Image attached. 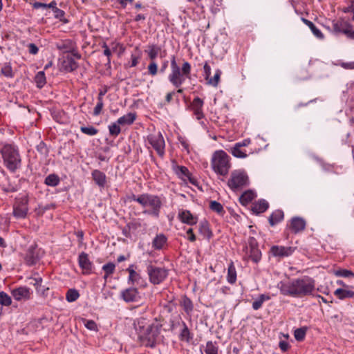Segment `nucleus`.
Listing matches in <instances>:
<instances>
[{"label": "nucleus", "instance_id": "f257e3e1", "mask_svg": "<svg viewBox=\"0 0 354 354\" xmlns=\"http://www.w3.org/2000/svg\"><path fill=\"white\" fill-rule=\"evenodd\" d=\"M138 339L146 347L155 348L163 339L161 335L162 324L157 320L150 323L143 317L137 318L133 322Z\"/></svg>", "mask_w": 354, "mask_h": 354}, {"label": "nucleus", "instance_id": "f03ea898", "mask_svg": "<svg viewBox=\"0 0 354 354\" xmlns=\"http://www.w3.org/2000/svg\"><path fill=\"white\" fill-rule=\"evenodd\" d=\"M277 287L283 295L302 298L312 295L315 284V280L312 278L304 277L289 281H281Z\"/></svg>", "mask_w": 354, "mask_h": 354}, {"label": "nucleus", "instance_id": "7ed1b4c3", "mask_svg": "<svg viewBox=\"0 0 354 354\" xmlns=\"http://www.w3.org/2000/svg\"><path fill=\"white\" fill-rule=\"evenodd\" d=\"M171 73L168 75V80L176 88L180 87L186 79H191V64L185 61L180 67L176 62L175 55L171 57Z\"/></svg>", "mask_w": 354, "mask_h": 354}, {"label": "nucleus", "instance_id": "20e7f679", "mask_svg": "<svg viewBox=\"0 0 354 354\" xmlns=\"http://www.w3.org/2000/svg\"><path fill=\"white\" fill-rule=\"evenodd\" d=\"M211 167L216 174L226 176L231 168L230 157L223 150L216 151L212 156Z\"/></svg>", "mask_w": 354, "mask_h": 354}, {"label": "nucleus", "instance_id": "39448f33", "mask_svg": "<svg viewBox=\"0 0 354 354\" xmlns=\"http://www.w3.org/2000/svg\"><path fill=\"white\" fill-rule=\"evenodd\" d=\"M6 167L12 172H15L21 167V157L18 149L12 145H6L1 150Z\"/></svg>", "mask_w": 354, "mask_h": 354}, {"label": "nucleus", "instance_id": "423d86ee", "mask_svg": "<svg viewBox=\"0 0 354 354\" xmlns=\"http://www.w3.org/2000/svg\"><path fill=\"white\" fill-rule=\"evenodd\" d=\"M250 180L244 170L236 169L232 171L227 181L229 188L233 192L243 189L249 185Z\"/></svg>", "mask_w": 354, "mask_h": 354}, {"label": "nucleus", "instance_id": "0eeeda50", "mask_svg": "<svg viewBox=\"0 0 354 354\" xmlns=\"http://www.w3.org/2000/svg\"><path fill=\"white\" fill-rule=\"evenodd\" d=\"M141 205L144 207L149 206L151 210H145L143 213L151 215L156 218L160 216V209L162 205L160 198L157 195L144 194L143 200H141Z\"/></svg>", "mask_w": 354, "mask_h": 354}, {"label": "nucleus", "instance_id": "6e6552de", "mask_svg": "<svg viewBox=\"0 0 354 354\" xmlns=\"http://www.w3.org/2000/svg\"><path fill=\"white\" fill-rule=\"evenodd\" d=\"M29 197L28 194H19L15 198L12 215L17 219L26 218L28 211Z\"/></svg>", "mask_w": 354, "mask_h": 354}, {"label": "nucleus", "instance_id": "1a4fd4ad", "mask_svg": "<svg viewBox=\"0 0 354 354\" xmlns=\"http://www.w3.org/2000/svg\"><path fill=\"white\" fill-rule=\"evenodd\" d=\"M147 272L149 281L154 285L160 284L168 276V270L165 268H160L149 264L147 267Z\"/></svg>", "mask_w": 354, "mask_h": 354}, {"label": "nucleus", "instance_id": "9d476101", "mask_svg": "<svg viewBox=\"0 0 354 354\" xmlns=\"http://www.w3.org/2000/svg\"><path fill=\"white\" fill-rule=\"evenodd\" d=\"M147 141L156 151L158 155L162 158L165 153V142L162 133H158L149 134Z\"/></svg>", "mask_w": 354, "mask_h": 354}, {"label": "nucleus", "instance_id": "9b49d317", "mask_svg": "<svg viewBox=\"0 0 354 354\" xmlns=\"http://www.w3.org/2000/svg\"><path fill=\"white\" fill-rule=\"evenodd\" d=\"M42 255L43 251L34 243L28 247L24 256L25 263L28 266H34L39 262Z\"/></svg>", "mask_w": 354, "mask_h": 354}, {"label": "nucleus", "instance_id": "f8f14e48", "mask_svg": "<svg viewBox=\"0 0 354 354\" xmlns=\"http://www.w3.org/2000/svg\"><path fill=\"white\" fill-rule=\"evenodd\" d=\"M333 30L336 33H343L348 38L354 39V30L352 26L345 20H338L333 23Z\"/></svg>", "mask_w": 354, "mask_h": 354}, {"label": "nucleus", "instance_id": "ddd939ff", "mask_svg": "<svg viewBox=\"0 0 354 354\" xmlns=\"http://www.w3.org/2000/svg\"><path fill=\"white\" fill-rule=\"evenodd\" d=\"M295 250V247L273 245L270 248V253L275 257L284 258L292 255Z\"/></svg>", "mask_w": 354, "mask_h": 354}, {"label": "nucleus", "instance_id": "4468645a", "mask_svg": "<svg viewBox=\"0 0 354 354\" xmlns=\"http://www.w3.org/2000/svg\"><path fill=\"white\" fill-rule=\"evenodd\" d=\"M203 105L204 102L199 97H194L189 105V109L192 111L194 115L198 120H201L205 117L203 111Z\"/></svg>", "mask_w": 354, "mask_h": 354}, {"label": "nucleus", "instance_id": "2eb2a0df", "mask_svg": "<svg viewBox=\"0 0 354 354\" xmlns=\"http://www.w3.org/2000/svg\"><path fill=\"white\" fill-rule=\"evenodd\" d=\"M176 175L183 181H189L192 185H196L197 180L192 177L189 169L185 166H176L174 168Z\"/></svg>", "mask_w": 354, "mask_h": 354}, {"label": "nucleus", "instance_id": "dca6fc26", "mask_svg": "<svg viewBox=\"0 0 354 354\" xmlns=\"http://www.w3.org/2000/svg\"><path fill=\"white\" fill-rule=\"evenodd\" d=\"M178 218L182 223L189 225H194L198 222V217L193 215L190 211L187 209L179 210Z\"/></svg>", "mask_w": 354, "mask_h": 354}, {"label": "nucleus", "instance_id": "f3484780", "mask_svg": "<svg viewBox=\"0 0 354 354\" xmlns=\"http://www.w3.org/2000/svg\"><path fill=\"white\" fill-rule=\"evenodd\" d=\"M78 263L80 267L82 270V273L84 274H88L91 273L92 270V263L88 259V256L85 252H82L78 257Z\"/></svg>", "mask_w": 354, "mask_h": 354}, {"label": "nucleus", "instance_id": "a211bd4d", "mask_svg": "<svg viewBox=\"0 0 354 354\" xmlns=\"http://www.w3.org/2000/svg\"><path fill=\"white\" fill-rule=\"evenodd\" d=\"M12 296L17 301L27 300L30 297V288L21 286L12 290Z\"/></svg>", "mask_w": 354, "mask_h": 354}, {"label": "nucleus", "instance_id": "6ab92c4d", "mask_svg": "<svg viewBox=\"0 0 354 354\" xmlns=\"http://www.w3.org/2000/svg\"><path fill=\"white\" fill-rule=\"evenodd\" d=\"M121 297L126 302H133L139 298V292L135 288H127L121 292Z\"/></svg>", "mask_w": 354, "mask_h": 354}, {"label": "nucleus", "instance_id": "aec40b11", "mask_svg": "<svg viewBox=\"0 0 354 354\" xmlns=\"http://www.w3.org/2000/svg\"><path fill=\"white\" fill-rule=\"evenodd\" d=\"M305 227L306 221L302 218L294 217L291 219L290 223V229L295 234L304 231Z\"/></svg>", "mask_w": 354, "mask_h": 354}, {"label": "nucleus", "instance_id": "412c9836", "mask_svg": "<svg viewBox=\"0 0 354 354\" xmlns=\"http://www.w3.org/2000/svg\"><path fill=\"white\" fill-rule=\"evenodd\" d=\"M92 178L100 187H104L106 183L105 174L98 169H95L91 173Z\"/></svg>", "mask_w": 354, "mask_h": 354}, {"label": "nucleus", "instance_id": "4be33fe9", "mask_svg": "<svg viewBox=\"0 0 354 354\" xmlns=\"http://www.w3.org/2000/svg\"><path fill=\"white\" fill-rule=\"evenodd\" d=\"M135 268L136 266L133 264H131L127 269V271L129 272L128 282L132 285L139 283L141 279L140 274L136 272Z\"/></svg>", "mask_w": 354, "mask_h": 354}, {"label": "nucleus", "instance_id": "5701e85b", "mask_svg": "<svg viewBox=\"0 0 354 354\" xmlns=\"http://www.w3.org/2000/svg\"><path fill=\"white\" fill-rule=\"evenodd\" d=\"M334 295L339 299L342 300L346 298H353L354 297V288L353 290L346 288H337L335 292Z\"/></svg>", "mask_w": 354, "mask_h": 354}, {"label": "nucleus", "instance_id": "b1692460", "mask_svg": "<svg viewBox=\"0 0 354 354\" xmlns=\"http://www.w3.org/2000/svg\"><path fill=\"white\" fill-rule=\"evenodd\" d=\"M75 44L71 39H64L57 42L56 44V47L63 53H69V51L73 50Z\"/></svg>", "mask_w": 354, "mask_h": 354}, {"label": "nucleus", "instance_id": "393cba45", "mask_svg": "<svg viewBox=\"0 0 354 354\" xmlns=\"http://www.w3.org/2000/svg\"><path fill=\"white\" fill-rule=\"evenodd\" d=\"M167 239L163 234H159L156 236L152 241V247L155 250H161L167 243Z\"/></svg>", "mask_w": 354, "mask_h": 354}, {"label": "nucleus", "instance_id": "a878e982", "mask_svg": "<svg viewBox=\"0 0 354 354\" xmlns=\"http://www.w3.org/2000/svg\"><path fill=\"white\" fill-rule=\"evenodd\" d=\"M180 305L183 308L185 313L188 316H190L194 309V305L192 300L185 295L182 297L180 301Z\"/></svg>", "mask_w": 354, "mask_h": 354}, {"label": "nucleus", "instance_id": "bb28decb", "mask_svg": "<svg viewBox=\"0 0 354 354\" xmlns=\"http://www.w3.org/2000/svg\"><path fill=\"white\" fill-rule=\"evenodd\" d=\"M283 212L280 209L274 211L270 216L268 221L271 226H274L283 219Z\"/></svg>", "mask_w": 354, "mask_h": 354}, {"label": "nucleus", "instance_id": "cd10ccee", "mask_svg": "<svg viewBox=\"0 0 354 354\" xmlns=\"http://www.w3.org/2000/svg\"><path fill=\"white\" fill-rule=\"evenodd\" d=\"M268 207V203L266 200L261 199L253 205L252 209L254 213L260 214L266 212Z\"/></svg>", "mask_w": 354, "mask_h": 354}, {"label": "nucleus", "instance_id": "c85d7f7f", "mask_svg": "<svg viewBox=\"0 0 354 354\" xmlns=\"http://www.w3.org/2000/svg\"><path fill=\"white\" fill-rule=\"evenodd\" d=\"M182 326L183 328L179 334V339L180 341L189 342L193 338L192 335L185 322H182Z\"/></svg>", "mask_w": 354, "mask_h": 354}, {"label": "nucleus", "instance_id": "c756f323", "mask_svg": "<svg viewBox=\"0 0 354 354\" xmlns=\"http://www.w3.org/2000/svg\"><path fill=\"white\" fill-rule=\"evenodd\" d=\"M161 50V48L156 44H151L147 46V49L145 50L148 57L151 61H154L158 57L159 53Z\"/></svg>", "mask_w": 354, "mask_h": 354}, {"label": "nucleus", "instance_id": "7c9ffc66", "mask_svg": "<svg viewBox=\"0 0 354 354\" xmlns=\"http://www.w3.org/2000/svg\"><path fill=\"white\" fill-rule=\"evenodd\" d=\"M198 231L199 233L202 234L204 238L209 239L212 236V232L209 227L207 221H203L200 223Z\"/></svg>", "mask_w": 354, "mask_h": 354}, {"label": "nucleus", "instance_id": "2f4dec72", "mask_svg": "<svg viewBox=\"0 0 354 354\" xmlns=\"http://www.w3.org/2000/svg\"><path fill=\"white\" fill-rule=\"evenodd\" d=\"M257 196L256 193L252 190L244 192L240 196L239 201L241 204L246 205Z\"/></svg>", "mask_w": 354, "mask_h": 354}, {"label": "nucleus", "instance_id": "473e14b6", "mask_svg": "<svg viewBox=\"0 0 354 354\" xmlns=\"http://www.w3.org/2000/svg\"><path fill=\"white\" fill-rule=\"evenodd\" d=\"M136 118L135 113H129L118 119V122L120 125L131 124Z\"/></svg>", "mask_w": 354, "mask_h": 354}, {"label": "nucleus", "instance_id": "72a5a7b5", "mask_svg": "<svg viewBox=\"0 0 354 354\" xmlns=\"http://www.w3.org/2000/svg\"><path fill=\"white\" fill-rule=\"evenodd\" d=\"M227 281L231 284L234 283L236 281V270L232 261L228 266Z\"/></svg>", "mask_w": 354, "mask_h": 354}, {"label": "nucleus", "instance_id": "f704fd0d", "mask_svg": "<svg viewBox=\"0 0 354 354\" xmlns=\"http://www.w3.org/2000/svg\"><path fill=\"white\" fill-rule=\"evenodd\" d=\"M63 66L66 71L71 72L78 67V64L71 57H66L63 62Z\"/></svg>", "mask_w": 354, "mask_h": 354}, {"label": "nucleus", "instance_id": "c9c22d12", "mask_svg": "<svg viewBox=\"0 0 354 354\" xmlns=\"http://www.w3.org/2000/svg\"><path fill=\"white\" fill-rule=\"evenodd\" d=\"M302 21L310 29V30L316 37L319 39L324 38V35L322 34V32L320 31L319 29H318L315 26V25L312 21L304 18H302Z\"/></svg>", "mask_w": 354, "mask_h": 354}, {"label": "nucleus", "instance_id": "e433bc0d", "mask_svg": "<svg viewBox=\"0 0 354 354\" xmlns=\"http://www.w3.org/2000/svg\"><path fill=\"white\" fill-rule=\"evenodd\" d=\"M230 152L237 158H245L248 156L245 150H242L239 145H234L230 149Z\"/></svg>", "mask_w": 354, "mask_h": 354}, {"label": "nucleus", "instance_id": "4c0bfd02", "mask_svg": "<svg viewBox=\"0 0 354 354\" xmlns=\"http://www.w3.org/2000/svg\"><path fill=\"white\" fill-rule=\"evenodd\" d=\"M249 258L254 263H258L261 259V252L258 248L249 249L247 251Z\"/></svg>", "mask_w": 354, "mask_h": 354}, {"label": "nucleus", "instance_id": "58836bf2", "mask_svg": "<svg viewBox=\"0 0 354 354\" xmlns=\"http://www.w3.org/2000/svg\"><path fill=\"white\" fill-rule=\"evenodd\" d=\"M204 352L205 353V354H218V346H217L216 342L208 341L206 343L205 347L204 348Z\"/></svg>", "mask_w": 354, "mask_h": 354}, {"label": "nucleus", "instance_id": "ea45409f", "mask_svg": "<svg viewBox=\"0 0 354 354\" xmlns=\"http://www.w3.org/2000/svg\"><path fill=\"white\" fill-rule=\"evenodd\" d=\"M35 82L36 86L41 88L46 83L45 73L44 71H39L35 77Z\"/></svg>", "mask_w": 354, "mask_h": 354}, {"label": "nucleus", "instance_id": "a19ab883", "mask_svg": "<svg viewBox=\"0 0 354 354\" xmlns=\"http://www.w3.org/2000/svg\"><path fill=\"white\" fill-rule=\"evenodd\" d=\"M60 182L59 178L56 174H50L45 178V184L48 186L55 187Z\"/></svg>", "mask_w": 354, "mask_h": 354}, {"label": "nucleus", "instance_id": "79ce46f5", "mask_svg": "<svg viewBox=\"0 0 354 354\" xmlns=\"http://www.w3.org/2000/svg\"><path fill=\"white\" fill-rule=\"evenodd\" d=\"M270 299V296L266 295H261L259 298L253 301L252 303V308L254 310H259L261 308L263 304L264 301H268Z\"/></svg>", "mask_w": 354, "mask_h": 354}, {"label": "nucleus", "instance_id": "37998d69", "mask_svg": "<svg viewBox=\"0 0 354 354\" xmlns=\"http://www.w3.org/2000/svg\"><path fill=\"white\" fill-rule=\"evenodd\" d=\"M33 280V285L38 292L44 294L45 292L48 290V288L42 286V279L41 277L35 278Z\"/></svg>", "mask_w": 354, "mask_h": 354}, {"label": "nucleus", "instance_id": "c03bdc74", "mask_svg": "<svg viewBox=\"0 0 354 354\" xmlns=\"http://www.w3.org/2000/svg\"><path fill=\"white\" fill-rule=\"evenodd\" d=\"M80 297L78 291L75 289H69L66 295V299L68 302L76 301Z\"/></svg>", "mask_w": 354, "mask_h": 354}, {"label": "nucleus", "instance_id": "a18cd8bd", "mask_svg": "<svg viewBox=\"0 0 354 354\" xmlns=\"http://www.w3.org/2000/svg\"><path fill=\"white\" fill-rule=\"evenodd\" d=\"M115 266L113 263H108L102 266V270L104 271V279H106L109 276L112 274L115 271Z\"/></svg>", "mask_w": 354, "mask_h": 354}, {"label": "nucleus", "instance_id": "49530a36", "mask_svg": "<svg viewBox=\"0 0 354 354\" xmlns=\"http://www.w3.org/2000/svg\"><path fill=\"white\" fill-rule=\"evenodd\" d=\"M120 124H118V121L114 122L109 126V130L110 135L116 137L118 136L121 131Z\"/></svg>", "mask_w": 354, "mask_h": 354}, {"label": "nucleus", "instance_id": "de8ad7c7", "mask_svg": "<svg viewBox=\"0 0 354 354\" xmlns=\"http://www.w3.org/2000/svg\"><path fill=\"white\" fill-rule=\"evenodd\" d=\"M221 75V71L220 69H217L214 77L207 80L208 84L214 87L217 86L220 81Z\"/></svg>", "mask_w": 354, "mask_h": 354}, {"label": "nucleus", "instance_id": "09e8293b", "mask_svg": "<svg viewBox=\"0 0 354 354\" xmlns=\"http://www.w3.org/2000/svg\"><path fill=\"white\" fill-rule=\"evenodd\" d=\"M1 73L6 77H12L14 73L10 64H5L1 68Z\"/></svg>", "mask_w": 354, "mask_h": 354}, {"label": "nucleus", "instance_id": "8fccbe9b", "mask_svg": "<svg viewBox=\"0 0 354 354\" xmlns=\"http://www.w3.org/2000/svg\"><path fill=\"white\" fill-rule=\"evenodd\" d=\"M209 207L212 211H214L218 214H223L224 212V209H223V205L220 203H218L216 201H212L210 202Z\"/></svg>", "mask_w": 354, "mask_h": 354}, {"label": "nucleus", "instance_id": "3c124183", "mask_svg": "<svg viewBox=\"0 0 354 354\" xmlns=\"http://www.w3.org/2000/svg\"><path fill=\"white\" fill-rule=\"evenodd\" d=\"M12 300L10 297L6 292H0V304L8 306L11 304Z\"/></svg>", "mask_w": 354, "mask_h": 354}, {"label": "nucleus", "instance_id": "603ef678", "mask_svg": "<svg viewBox=\"0 0 354 354\" xmlns=\"http://www.w3.org/2000/svg\"><path fill=\"white\" fill-rule=\"evenodd\" d=\"M80 131L84 133V134H86L88 136H95L96 135L97 133H98V130L92 127V126H90V127H80Z\"/></svg>", "mask_w": 354, "mask_h": 354}, {"label": "nucleus", "instance_id": "864d4df0", "mask_svg": "<svg viewBox=\"0 0 354 354\" xmlns=\"http://www.w3.org/2000/svg\"><path fill=\"white\" fill-rule=\"evenodd\" d=\"M306 328H299L295 330L294 336L296 340L302 341L306 336Z\"/></svg>", "mask_w": 354, "mask_h": 354}, {"label": "nucleus", "instance_id": "5fc2aeb1", "mask_svg": "<svg viewBox=\"0 0 354 354\" xmlns=\"http://www.w3.org/2000/svg\"><path fill=\"white\" fill-rule=\"evenodd\" d=\"M148 73L152 76H155L158 73V64L155 61H151L147 66Z\"/></svg>", "mask_w": 354, "mask_h": 354}, {"label": "nucleus", "instance_id": "6e6d98bb", "mask_svg": "<svg viewBox=\"0 0 354 354\" xmlns=\"http://www.w3.org/2000/svg\"><path fill=\"white\" fill-rule=\"evenodd\" d=\"M83 323L84 326L90 330H97V329L96 323L93 320L84 319Z\"/></svg>", "mask_w": 354, "mask_h": 354}, {"label": "nucleus", "instance_id": "4d7b16f0", "mask_svg": "<svg viewBox=\"0 0 354 354\" xmlns=\"http://www.w3.org/2000/svg\"><path fill=\"white\" fill-rule=\"evenodd\" d=\"M335 274L337 277H349L351 276H354V273L348 270H339L335 272Z\"/></svg>", "mask_w": 354, "mask_h": 354}, {"label": "nucleus", "instance_id": "13d9d810", "mask_svg": "<svg viewBox=\"0 0 354 354\" xmlns=\"http://www.w3.org/2000/svg\"><path fill=\"white\" fill-rule=\"evenodd\" d=\"M179 142L180 143L181 146L185 150L187 153H189V145L187 142V140L185 138L179 136L178 138Z\"/></svg>", "mask_w": 354, "mask_h": 354}, {"label": "nucleus", "instance_id": "bf43d9fd", "mask_svg": "<svg viewBox=\"0 0 354 354\" xmlns=\"http://www.w3.org/2000/svg\"><path fill=\"white\" fill-rule=\"evenodd\" d=\"M248 246L246 247L247 250L258 248V242L254 237H250L248 241Z\"/></svg>", "mask_w": 354, "mask_h": 354}, {"label": "nucleus", "instance_id": "052dcab7", "mask_svg": "<svg viewBox=\"0 0 354 354\" xmlns=\"http://www.w3.org/2000/svg\"><path fill=\"white\" fill-rule=\"evenodd\" d=\"M144 198V194H140L138 196H136L135 194H132L131 196H127V198L129 201H136L141 205V201L140 200H143Z\"/></svg>", "mask_w": 354, "mask_h": 354}, {"label": "nucleus", "instance_id": "680f3d73", "mask_svg": "<svg viewBox=\"0 0 354 354\" xmlns=\"http://www.w3.org/2000/svg\"><path fill=\"white\" fill-rule=\"evenodd\" d=\"M140 58V55L131 54V63L129 64V67H135L138 65L139 62V59Z\"/></svg>", "mask_w": 354, "mask_h": 354}, {"label": "nucleus", "instance_id": "e2e57ef3", "mask_svg": "<svg viewBox=\"0 0 354 354\" xmlns=\"http://www.w3.org/2000/svg\"><path fill=\"white\" fill-rule=\"evenodd\" d=\"M103 106H104L103 102L97 100V103L93 110V115L97 116V115H100V113H101V111L102 110Z\"/></svg>", "mask_w": 354, "mask_h": 354}, {"label": "nucleus", "instance_id": "0e129e2a", "mask_svg": "<svg viewBox=\"0 0 354 354\" xmlns=\"http://www.w3.org/2000/svg\"><path fill=\"white\" fill-rule=\"evenodd\" d=\"M1 190L3 191L6 193H12L17 191V188L16 186H13L11 185H9L8 186L3 185L1 187Z\"/></svg>", "mask_w": 354, "mask_h": 354}, {"label": "nucleus", "instance_id": "69168bd1", "mask_svg": "<svg viewBox=\"0 0 354 354\" xmlns=\"http://www.w3.org/2000/svg\"><path fill=\"white\" fill-rule=\"evenodd\" d=\"M102 48H104V55L107 57V63L110 64L111 59L110 56L111 55V52L109 48L108 47L107 44L104 43L102 46Z\"/></svg>", "mask_w": 354, "mask_h": 354}, {"label": "nucleus", "instance_id": "338daca9", "mask_svg": "<svg viewBox=\"0 0 354 354\" xmlns=\"http://www.w3.org/2000/svg\"><path fill=\"white\" fill-rule=\"evenodd\" d=\"M53 13H54V17L56 19H59L60 20H62V17H64L65 15V12L62 10H61L58 8H57L56 9H55L53 10Z\"/></svg>", "mask_w": 354, "mask_h": 354}, {"label": "nucleus", "instance_id": "774afa93", "mask_svg": "<svg viewBox=\"0 0 354 354\" xmlns=\"http://www.w3.org/2000/svg\"><path fill=\"white\" fill-rule=\"evenodd\" d=\"M204 75L205 76V79L207 80L209 78L211 75V67L208 64L207 62H205L203 66Z\"/></svg>", "mask_w": 354, "mask_h": 354}]
</instances>
